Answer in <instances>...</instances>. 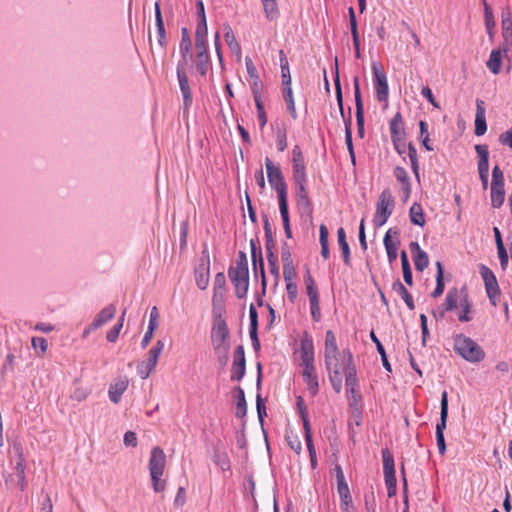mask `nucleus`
I'll list each match as a JSON object with an SVG mask.
<instances>
[{
	"label": "nucleus",
	"instance_id": "f257e3e1",
	"mask_svg": "<svg viewBox=\"0 0 512 512\" xmlns=\"http://www.w3.org/2000/svg\"><path fill=\"white\" fill-rule=\"evenodd\" d=\"M454 350L463 359L471 363H477L485 358L483 349L470 337L457 334L454 337Z\"/></svg>",
	"mask_w": 512,
	"mask_h": 512
},
{
	"label": "nucleus",
	"instance_id": "f03ea898",
	"mask_svg": "<svg viewBox=\"0 0 512 512\" xmlns=\"http://www.w3.org/2000/svg\"><path fill=\"white\" fill-rule=\"evenodd\" d=\"M165 466L166 455L163 449L159 446L152 448L149 459V471L155 492H162L165 489L166 483L160 479L164 473Z\"/></svg>",
	"mask_w": 512,
	"mask_h": 512
},
{
	"label": "nucleus",
	"instance_id": "7ed1b4c3",
	"mask_svg": "<svg viewBox=\"0 0 512 512\" xmlns=\"http://www.w3.org/2000/svg\"><path fill=\"white\" fill-rule=\"evenodd\" d=\"M265 166L268 182L277 193L278 203H287V185L280 167L275 165L268 157L265 159Z\"/></svg>",
	"mask_w": 512,
	"mask_h": 512
},
{
	"label": "nucleus",
	"instance_id": "20e7f679",
	"mask_svg": "<svg viewBox=\"0 0 512 512\" xmlns=\"http://www.w3.org/2000/svg\"><path fill=\"white\" fill-rule=\"evenodd\" d=\"M394 207L395 201L391 191L389 189H384L379 195L376 204V212L373 219L374 225L376 227L383 226L393 213Z\"/></svg>",
	"mask_w": 512,
	"mask_h": 512
},
{
	"label": "nucleus",
	"instance_id": "39448f33",
	"mask_svg": "<svg viewBox=\"0 0 512 512\" xmlns=\"http://www.w3.org/2000/svg\"><path fill=\"white\" fill-rule=\"evenodd\" d=\"M343 371H345V384L347 393L352 394L353 402L351 405L357 404L358 399H360V395L356 393V388L358 386V379L356 375V368L353 364V356L349 350H343Z\"/></svg>",
	"mask_w": 512,
	"mask_h": 512
},
{
	"label": "nucleus",
	"instance_id": "423d86ee",
	"mask_svg": "<svg viewBox=\"0 0 512 512\" xmlns=\"http://www.w3.org/2000/svg\"><path fill=\"white\" fill-rule=\"evenodd\" d=\"M382 459H383V473L385 484L388 491V497H393L396 495V476H395V465H394V457L389 449H382Z\"/></svg>",
	"mask_w": 512,
	"mask_h": 512
},
{
	"label": "nucleus",
	"instance_id": "0eeeda50",
	"mask_svg": "<svg viewBox=\"0 0 512 512\" xmlns=\"http://www.w3.org/2000/svg\"><path fill=\"white\" fill-rule=\"evenodd\" d=\"M211 343L212 346L230 345V332L221 314L216 315L213 319Z\"/></svg>",
	"mask_w": 512,
	"mask_h": 512
},
{
	"label": "nucleus",
	"instance_id": "6e6552de",
	"mask_svg": "<svg viewBox=\"0 0 512 512\" xmlns=\"http://www.w3.org/2000/svg\"><path fill=\"white\" fill-rule=\"evenodd\" d=\"M334 82H335V92H336L337 104L339 106L340 114H341L342 118L344 119V123H345V143L347 145V149H348L349 153H352V151H354V148H353V143H352L351 115H349L347 120L345 119L344 107H343V96H342V90H341V84H340L338 71L336 72V77H335Z\"/></svg>",
	"mask_w": 512,
	"mask_h": 512
},
{
	"label": "nucleus",
	"instance_id": "1a4fd4ad",
	"mask_svg": "<svg viewBox=\"0 0 512 512\" xmlns=\"http://www.w3.org/2000/svg\"><path fill=\"white\" fill-rule=\"evenodd\" d=\"M373 82L376 91L377 100L387 101L389 94V87L387 82L386 73L380 69L378 63H372Z\"/></svg>",
	"mask_w": 512,
	"mask_h": 512
},
{
	"label": "nucleus",
	"instance_id": "9d476101",
	"mask_svg": "<svg viewBox=\"0 0 512 512\" xmlns=\"http://www.w3.org/2000/svg\"><path fill=\"white\" fill-rule=\"evenodd\" d=\"M228 276L234 285L235 294L238 298H244L249 288V270L229 269Z\"/></svg>",
	"mask_w": 512,
	"mask_h": 512
},
{
	"label": "nucleus",
	"instance_id": "9b49d317",
	"mask_svg": "<svg viewBox=\"0 0 512 512\" xmlns=\"http://www.w3.org/2000/svg\"><path fill=\"white\" fill-rule=\"evenodd\" d=\"M341 353L339 352L336 337L333 331L328 330L325 334V366L326 369H331L335 363H340L339 358Z\"/></svg>",
	"mask_w": 512,
	"mask_h": 512
},
{
	"label": "nucleus",
	"instance_id": "f8f14e48",
	"mask_svg": "<svg viewBox=\"0 0 512 512\" xmlns=\"http://www.w3.org/2000/svg\"><path fill=\"white\" fill-rule=\"evenodd\" d=\"M475 151L478 155V173L480 180L482 182V186L484 189L488 186V177H489V150L488 146L485 144H477L475 145Z\"/></svg>",
	"mask_w": 512,
	"mask_h": 512
},
{
	"label": "nucleus",
	"instance_id": "ddd939ff",
	"mask_svg": "<svg viewBox=\"0 0 512 512\" xmlns=\"http://www.w3.org/2000/svg\"><path fill=\"white\" fill-rule=\"evenodd\" d=\"M250 245H251V258H252V262H253L254 274H255V277L258 276V273L261 276L262 294L264 295L266 292L267 282H266V277H265L262 251H261L260 247L256 246L255 240L252 239L250 241Z\"/></svg>",
	"mask_w": 512,
	"mask_h": 512
},
{
	"label": "nucleus",
	"instance_id": "4468645a",
	"mask_svg": "<svg viewBox=\"0 0 512 512\" xmlns=\"http://www.w3.org/2000/svg\"><path fill=\"white\" fill-rule=\"evenodd\" d=\"M480 274L484 280L487 296L492 305L496 306V298L500 294L499 286L494 273L486 266L482 265Z\"/></svg>",
	"mask_w": 512,
	"mask_h": 512
},
{
	"label": "nucleus",
	"instance_id": "2eb2a0df",
	"mask_svg": "<svg viewBox=\"0 0 512 512\" xmlns=\"http://www.w3.org/2000/svg\"><path fill=\"white\" fill-rule=\"evenodd\" d=\"M186 67L187 65H185V63H178L176 72L179 87L183 96L184 108L188 109L192 104V91L189 85L188 76L186 74Z\"/></svg>",
	"mask_w": 512,
	"mask_h": 512
},
{
	"label": "nucleus",
	"instance_id": "dca6fc26",
	"mask_svg": "<svg viewBox=\"0 0 512 512\" xmlns=\"http://www.w3.org/2000/svg\"><path fill=\"white\" fill-rule=\"evenodd\" d=\"M354 96H355V106H356V124H357V133L360 138L364 137V108L363 101L360 91L359 78H354Z\"/></svg>",
	"mask_w": 512,
	"mask_h": 512
},
{
	"label": "nucleus",
	"instance_id": "f3484780",
	"mask_svg": "<svg viewBox=\"0 0 512 512\" xmlns=\"http://www.w3.org/2000/svg\"><path fill=\"white\" fill-rule=\"evenodd\" d=\"M246 371L245 351L242 345L236 347L233 355V365L231 369V380L240 381Z\"/></svg>",
	"mask_w": 512,
	"mask_h": 512
},
{
	"label": "nucleus",
	"instance_id": "a211bd4d",
	"mask_svg": "<svg viewBox=\"0 0 512 512\" xmlns=\"http://www.w3.org/2000/svg\"><path fill=\"white\" fill-rule=\"evenodd\" d=\"M209 268L210 261L207 256L206 259H201V263L195 270L196 285L201 290H205L209 284Z\"/></svg>",
	"mask_w": 512,
	"mask_h": 512
},
{
	"label": "nucleus",
	"instance_id": "6ab92c4d",
	"mask_svg": "<svg viewBox=\"0 0 512 512\" xmlns=\"http://www.w3.org/2000/svg\"><path fill=\"white\" fill-rule=\"evenodd\" d=\"M295 193L298 207L303 211L311 214L312 202L309 198L307 183L295 184Z\"/></svg>",
	"mask_w": 512,
	"mask_h": 512
},
{
	"label": "nucleus",
	"instance_id": "aec40b11",
	"mask_svg": "<svg viewBox=\"0 0 512 512\" xmlns=\"http://www.w3.org/2000/svg\"><path fill=\"white\" fill-rule=\"evenodd\" d=\"M249 317H250V328L249 334L252 342V346L255 352L260 350V341L258 338V313L253 304L250 305L249 308Z\"/></svg>",
	"mask_w": 512,
	"mask_h": 512
},
{
	"label": "nucleus",
	"instance_id": "412c9836",
	"mask_svg": "<svg viewBox=\"0 0 512 512\" xmlns=\"http://www.w3.org/2000/svg\"><path fill=\"white\" fill-rule=\"evenodd\" d=\"M191 48L192 42L187 28L184 27L181 30V41L179 45L182 60H180L178 63H185V65H188L189 60L192 58Z\"/></svg>",
	"mask_w": 512,
	"mask_h": 512
},
{
	"label": "nucleus",
	"instance_id": "4be33fe9",
	"mask_svg": "<svg viewBox=\"0 0 512 512\" xmlns=\"http://www.w3.org/2000/svg\"><path fill=\"white\" fill-rule=\"evenodd\" d=\"M487 131V123L485 117V107L482 100L476 101V115H475V134L482 136Z\"/></svg>",
	"mask_w": 512,
	"mask_h": 512
},
{
	"label": "nucleus",
	"instance_id": "5701e85b",
	"mask_svg": "<svg viewBox=\"0 0 512 512\" xmlns=\"http://www.w3.org/2000/svg\"><path fill=\"white\" fill-rule=\"evenodd\" d=\"M246 70L249 77L252 79L251 90L252 94H257V91H262L263 84L259 77L258 71L250 57L245 58Z\"/></svg>",
	"mask_w": 512,
	"mask_h": 512
},
{
	"label": "nucleus",
	"instance_id": "b1692460",
	"mask_svg": "<svg viewBox=\"0 0 512 512\" xmlns=\"http://www.w3.org/2000/svg\"><path fill=\"white\" fill-rule=\"evenodd\" d=\"M116 313V306L114 304H110L103 308L96 318L92 322V329H98L99 327L106 324L108 321L114 318Z\"/></svg>",
	"mask_w": 512,
	"mask_h": 512
},
{
	"label": "nucleus",
	"instance_id": "393cba45",
	"mask_svg": "<svg viewBox=\"0 0 512 512\" xmlns=\"http://www.w3.org/2000/svg\"><path fill=\"white\" fill-rule=\"evenodd\" d=\"M302 374L310 394L315 396L319 390L318 377L315 372V366H310L308 369H303Z\"/></svg>",
	"mask_w": 512,
	"mask_h": 512
},
{
	"label": "nucleus",
	"instance_id": "a878e982",
	"mask_svg": "<svg viewBox=\"0 0 512 512\" xmlns=\"http://www.w3.org/2000/svg\"><path fill=\"white\" fill-rule=\"evenodd\" d=\"M337 491L340 497V506L343 512H353L352 497L348 484L338 485Z\"/></svg>",
	"mask_w": 512,
	"mask_h": 512
},
{
	"label": "nucleus",
	"instance_id": "bb28decb",
	"mask_svg": "<svg viewBox=\"0 0 512 512\" xmlns=\"http://www.w3.org/2000/svg\"><path fill=\"white\" fill-rule=\"evenodd\" d=\"M392 290L394 292H396L403 299V301L405 302V304L407 305V307L410 310L415 309V304H414L412 295L409 293L407 288L403 285V283L399 279H397L393 282Z\"/></svg>",
	"mask_w": 512,
	"mask_h": 512
},
{
	"label": "nucleus",
	"instance_id": "cd10ccee",
	"mask_svg": "<svg viewBox=\"0 0 512 512\" xmlns=\"http://www.w3.org/2000/svg\"><path fill=\"white\" fill-rule=\"evenodd\" d=\"M448 418V394L446 391L442 392L441 395V411H440V421L436 425V433L441 434L444 433L446 428Z\"/></svg>",
	"mask_w": 512,
	"mask_h": 512
},
{
	"label": "nucleus",
	"instance_id": "c85d7f7f",
	"mask_svg": "<svg viewBox=\"0 0 512 512\" xmlns=\"http://www.w3.org/2000/svg\"><path fill=\"white\" fill-rule=\"evenodd\" d=\"M337 241L338 245L342 252V257L345 265L350 266L351 265V258H350V248L349 244L346 240V233L343 227H340L337 230Z\"/></svg>",
	"mask_w": 512,
	"mask_h": 512
},
{
	"label": "nucleus",
	"instance_id": "c756f323",
	"mask_svg": "<svg viewBox=\"0 0 512 512\" xmlns=\"http://www.w3.org/2000/svg\"><path fill=\"white\" fill-rule=\"evenodd\" d=\"M329 372V379L333 389L339 393L342 389V364L335 363L331 369H327Z\"/></svg>",
	"mask_w": 512,
	"mask_h": 512
},
{
	"label": "nucleus",
	"instance_id": "7c9ffc66",
	"mask_svg": "<svg viewBox=\"0 0 512 512\" xmlns=\"http://www.w3.org/2000/svg\"><path fill=\"white\" fill-rule=\"evenodd\" d=\"M391 140L405 136L402 115L397 112L390 121Z\"/></svg>",
	"mask_w": 512,
	"mask_h": 512
},
{
	"label": "nucleus",
	"instance_id": "2f4dec72",
	"mask_svg": "<svg viewBox=\"0 0 512 512\" xmlns=\"http://www.w3.org/2000/svg\"><path fill=\"white\" fill-rule=\"evenodd\" d=\"M383 243L385 249H394L398 250L400 246V231L398 228H390L386 232Z\"/></svg>",
	"mask_w": 512,
	"mask_h": 512
},
{
	"label": "nucleus",
	"instance_id": "473e14b6",
	"mask_svg": "<svg viewBox=\"0 0 512 512\" xmlns=\"http://www.w3.org/2000/svg\"><path fill=\"white\" fill-rule=\"evenodd\" d=\"M458 299L459 294L457 288L450 289L446 295L444 303L442 304L443 309L439 314L440 318L445 316L446 311H451L457 307Z\"/></svg>",
	"mask_w": 512,
	"mask_h": 512
},
{
	"label": "nucleus",
	"instance_id": "72a5a7b5",
	"mask_svg": "<svg viewBox=\"0 0 512 512\" xmlns=\"http://www.w3.org/2000/svg\"><path fill=\"white\" fill-rule=\"evenodd\" d=\"M127 387L128 382L126 380H119L116 383L112 384L108 391L110 400L113 403H118Z\"/></svg>",
	"mask_w": 512,
	"mask_h": 512
},
{
	"label": "nucleus",
	"instance_id": "f704fd0d",
	"mask_svg": "<svg viewBox=\"0 0 512 512\" xmlns=\"http://www.w3.org/2000/svg\"><path fill=\"white\" fill-rule=\"evenodd\" d=\"M224 38L231 52L234 53L238 58H240L241 46L237 41L234 32L230 26L225 27Z\"/></svg>",
	"mask_w": 512,
	"mask_h": 512
},
{
	"label": "nucleus",
	"instance_id": "c9c22d12",
	"mask_svg": "<svg viewBox=\"0 0 512 512\" xmlns=\"http://www.w3.org/2000/svg\"><path fill=\"white\" fill-rule=\"evenodd\" d=\"M282 94H283V99L287 105V109H288L291 117L294 120H296L298 118V114L296 111L292 87L291 86L283 87Z\"/></svg>",
	"mask_w": 512,
	"mask_h": 512
},
{
	"label": "nucleus",
	"instance_id": "e433bc0d",
	"mask_svg": "<svg viewBox=\"0 0 512 512\" xmlns=\"http://www.w3.org/2000/svg\"><path fill=\"white\" fill-rule=\"evenodd\" d=\"M436 268H437L436 287H435L434 291L431 293V296L433 298H438L439 296H441L443 294L444 288H445L444 270H443L442 263L440 261L436 262Z\"/></svg>",
	"mask_w": 512,
	"mask_h": 512
},
{
	"label": "nucleus",
	"instance_id": "4c0bfd02",
	"mask_svg": "<svg viewBox=\"0 0 512 512\" xmlns=\"http://www.w3.org/2000/svg\"><path fill=\"white\" fill-rule=\"evenodd\" d=\"M207 33H208L207 28H205V29H202V28L196 29V32H195V46H196L197 53L209 54L208 53V47H207V40H206Z\"/></svg>",
	"mask_w": 512,
	"mask_h": 512
},
{
	"label": "nucleus",
	"instance_id": "58836bf2",
	"mask_svg": "<svg viewBox=\"0 0 512 512\" xmlns=\"http://www.w3.org/2000/svg\"><path fill=\"white\" fill-rule=\"evenodd\" d=\"M235 393H236L235 397L237 399V409H236L235 415L238 418H242V417L246 416V413H247V404H246V399H245V393H244V390L240 386L235 387Z\"/></svg>",
	"mask_w": 512,
	"mask_h": 512
},
{
	"label": "nucleus",
	"instance_id": "ea45409f",
	"mask_svg": "<svg viewBox=\"0 0 512 512\" xmlns=\"http://www.w3.org/2000/svg\"><path fill=\"white\" fill-rule=\"evenodd\" d=\"M164 349V342L162 340H158L156 344L149 350L148 352V359L146 360V363L150 368H154L157 365L159 356L161 352Z\"/></svg>",
	"mask_w": 512,
	"mask_h": 512
},
{
	"label": "nucleus",
	"instance_id": "a19ab883",
	"mask_svg": "<svg viewBox=\"0 0 512 512\" xmlns=\"http://www.w3.org/2000/svg\"><path fill=\"white\" fill-rule=\"evenodd\" d=\"M410 220L414 225L423 227L425 225V216L420 204L413 203L409 210Z\"/></svg>",
	"mask_w": 512,
	"mask_h": 512
},
{
	"label": "nucleus",
	"instance_id": "79ce46f5",
	"mask_svg": "<svg viewBox=\"0 0 512 512\" xmlns=\"http://www.w3.org/2000/svg\"><path fill=\"white\" fill-rule=\"evenodd\" d=\"M394 176L397 181L403 185V190L405 191L406 195L409 196L411 192V183L409 181L407 171L403 167L397 166L394 169Z\"/></svg>",
	"mask_w": 512,
	"mask_h": 512
},
{
	"label": "nucleus",
	"instance_id": "37998d69",
	"mask_svg": "<svg viewBox=\"0 0 512 512\" xmlns=\"http://www.w3.org/2000/svg\"><path fill=\"white\" fill-rule=\"evenodd\" d=\"M502 56L500 50H492L487 61V67L493 74H498L501 69Z\"/></svg>",
	"mask_w": 512,
	"mask_h": 512
},
{
	"label": "nucleus",
	"instance_id": "c03bdc74",
	"mask_svg": "<svg viewBox=\"0 0 512 512\" xmlns=\"http://www.w3.org/2000/svg\"><path fill=\"white\" fill-rule=\"evenodd\" d=\"M213 461L222 471H229L231 468L229 456L225 451L216 450Z\"/></svg>",
	"mask_w": 512,
	"mask_h": 512
},
{
	"label": "nucleus",
	"instance_id": "a18cd8bd",
	"mask_svg": "<svg viewBox=\"0 0 512 512\" xmlns=\"http://www.w3.org/2000/svg\"><path fill=\"white\" fill-rule=\"evenodd\" d=\"M21 451V449H18ZM16 476L18 479V485L21 490L25 487V458L23 457L22 452H19L18 461L15 466Z\"/></svg>",
	"mask_w": 512,
	"mask_h": 512
},
{
	"label": "nucleus",
	"instance_id": "49530a36",
	"mask_svg": "<svg viewBox=\"0 0 512 512\" xmlns=\"http://www.w3.org/2000/svg\"><path fill=\"white\" fill-rule=\"evenodd\" d=\"M263 10L269 20H274L279 16L277 0H261Z\"/></svg>",
	"mask_w": 512,
	"mask_h": 512
},
{
	"label": "nucleus",
	"instance_id": "de8ad7c7",
	"mask_svg": "<svg viewBox=\"0 0 512 512\" xmlns=\"http://www.w3.org/2000/svg\"><path fill=\"white\" fill-rule=\"evenodd\" d=\"M370 338L371 340L375 343L376 345V348H377V351L378 353L380 354L381 356V361H382V364L384 366V368L388 371V372H391L392 371V368H391V365L388 361V358H387V354H386V351L382 345V343L380 342V340L377 338L376 334L374 333V331H371L370 332Z\"/></svg>",
	"mask_w": 512,
	"mask_h": 512
},
{
	"label": "nucleus",
	"instance_id": "09e8293b",
	"mask_svg": "<svg viewBox=\"0 0 512 512\" xmlns=\"http://www.w3.org/2000/svg\"><path fill=\"white\" fill-rule=\"evenodd\" d=\"M219 365L223 368L229 360L230 345L212 346Z\"/></svg>",
	"mask_w": 512,
	"mask_h": 512
},
{
	"label": "nucleus",
	"instance_id": "8fccbe9b",
	"mask_svg": "<svg viewBox=\"0 0 512 512\" xmlns=\"http://www.w3.org/2000/svg\"><path fill=\"white\" fill-rule=\"evenodd\" d=\"M505 198L504 186H491V204L494 208L502 206Z\"/></svg>",
	"mask_w": 512,
	"mask_h": 512
},
{
	"label": "nucleus",
	"instance_id": "3c124183",
	"mask_svg": "<svg viewBox=\"0 0 512 512\" xmlns=\"http://www.w3.org/2000/svg\"><path fill=\"white\" fill-rule=\"evenodd\" d=\"M279 210L283 222V228L284 232L287 238L292 237V231L290 227V220H289V210H288V202L287 203H281L279 204Z\"/></svg>",
	"mask_w": 512,
	"mask_h": 512
},
{
	"label": "nucleus",
	"instance_id": "603ef678",
	"mask_svg": "<svg viewBox=\"0 0 512 512\" xmlns=\"http://www.w3.org/2000/svg\"><path fill=\"white\" fill-rule=\"evenodd\" d=\"M196 58H197L196 69L201 76H205L210 67V55L196 53Z\"/></svg>",
	"mask_w": 512,
	"mask_h": 512
},
{
	"label": "nucleus",
	"instance_id": "864d4df0",
	"mask_svg": "<svg viewBox=\"0 0 512 512\" xmlns=\"http://www.w3.org/2000/svg\"><path fill=\"white\" fill-rule=\"evenodd\" d=\"M408 157L410 160L412 171L417 179H419V165H418V156L417 150L412 143L407 145Z\"/></svg>",
	"mask_w": 512,
	"mask_h": 512
},
{
	"label": "nucleus",
	"instance_id": "5fc2aeb1",
	"mask_svg": "<svg viewBox=\"0 0 512 512\" xmlns=\"http://www.w3.org/2000/svg\"><path fill=\"white\" fill-rule=\"evenodd\" d=\"M226 286V278L224 273L219 272L215 275L214 279V296L213 299L215 300L218 296H222Z\"/></svg>",
	"mask_w": 512,
	"mask_h": 512
},
{
	"label": "nucleus",
	"instance_id": "6e6d98bb",
	"mask_svg": "<svg viewBox=\"0 0 512 512\" xmlns=\"http://www.w3.org/2000/svg\"><path fill=\"white\" fill-rule=\"evenodd\" d=\"M125 314H126V309L122 312V315L121 317L119 318V321L116 325H114L108 332H107V335H106V338L109 342H115L119 336V333L123 327V322H124V317H125Z\"/></svg>",
	"mask_w": 512,
	"mask_h": 512
},
{
	"label": "nucleus",
	"instance_id": "4d7b16f0",
	"mask_svg": "<svg viewBox=\"0 0 512 512\" xmlns=\"http://www.w3.org/2000/svg\"><path fill=\"white\" fill-rule=\"evenodd\" d=\"M413 261L416 270L420 272L424 271L429 266V257L425 251L413 255Z\"/></svg>",
	"mask_w": 512,
	"mask_h": 512
},
{
	"label": "nucleus",
	"instance_id": "13d9d810",
	"mask_svg": "<svg viewBox=\"0 0 512 512\" xmlns=\"http://www.w3.org/2000/svg\"><path fill=\"white\" fill-rule=\"evenodd\" d=\"M285 439H286L287 444L290 447V449H292L297 454L301 453L302 444H301L299 437L296 434H294L292 431L287 432Z\"/></svg>",
	"mask_w": 512,
	"mask_h": 512
},
{
	"label": "nucleus",
	"instance_id": "bf43d9fd",
	"mask_svg": "<svg viewBox=\"0 0 512 512\" xmlns=\"http://www.w3.org/2000/svg\"><path fill=\"white\" fill-rule=\"evenodd\" d=\"M420 138L422 145L425 147L427 151H433V147L429 144V133H428V124L425 121H420Z\"/></svg>",
	"mask_w": 512,
	"mask_h": 512
},
{
	"label": "nucleus",
	"instance_id": "052dcab7",
	"mask_svg": "<svg viewBox=\"0 0 512 512\" xmlns=\"http://www.w3.org/2000/svg\"><path fill=\"white\" fill-rule=\"evenodd\" d=\"M196 9H197V18H198V23H197L196 29L207 28L205 9H204V4H203L202 0H198L196 2Z\"/></svg>",
	"mask_w": 512,
	"mask_h": 512
},
{
	"label": "nucleus",
	"instance_id": "680f3d73",
	"mask_svg": "<svg viewBox=\"0 0 512 512\" xmlns=\"http://www.w3.org/2000/svg\"><path fill=\"white\" fill-rule=\"evenodd\" d=\"M305 284H306V292H307L309 299L319 297L318 290L315 285V281L312 278L309 270H307V275L305 277Z\"/></svg>",
	"mask_w": 512,
	"mask_h": 512
},
{
	"label": "nucleus",
	"instance_id": "e2e57ef3",
	"mask_svg": "<svg viewBox=\"0 0 512 512\" xmlns=\"http://www.w3.org/2000/svg\"><path fill=\"white\" fill-rule=\"evenodd\" d=\"M293 180L295 184L307 183L305 165L292 166Z\"/></svg>",
	"mask_w": 512,
	"mask_h": 512
},
{
	"label": "nucleus",
	"instance_id": "0e129e2a",
	"mask_svg": "<svg viewBox=\"0 0 512 512\" xmlns=\"http://www.w3.org/2000/svg\"><path fill=\"white\" fill-rule=\"evenodd\" d=\"M491 186H504V175L498 165H495L492 170Z\"/></svg>",
	"mask_w": 512,
	"mask_h": 512
},
{
	"label": "nucleus",
	"instance_id": "69168bd1",
	"mask_svg": "<svg viewBox=\"0 0 512 512\" xmlns=\"http://www.w3.org/2000/svg\"><path fill=\"white\" fill-rule=\"evenodd\" d=\"M309 302H310L311 316L314 321L318 322L321 318L319 297L310 298Z\"/></svg>",
	"mask_w": 512,
	"mask_h": 512
},
{
	"label": "nucleus",
	"instance_id": "338daca9",
	"mask_svg": "<svg viewBox=\"0 0 512 512\" xmlns=\"http://www.w3.org/2000/svg\"><path fill=\"white\" fill-rule=\"evenodd\" d=\"M229 269L235 270H245L248 269V260L245 252L239 251L237 255V259L235 262V266H231Z\"/></svg>",
	"mask_w": 512,
	"mask_h": 512
},
{
	"label": "nucleus",
	"instance_id": "774afa93",
	"mask_svg": "<svg viewBox=\"0 0 512 512\" xmlns=\"http://www.w3.org/2000/svg\"><path fill=\"white\" fill-rule=\"evenodd\" d=\"M499 142L502 145L508 146L509 148H512V127L500 134L499 136Z\"/></svg>",
	"mask_w": 512,
	"mask_h": 512
}]
</instances>
